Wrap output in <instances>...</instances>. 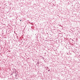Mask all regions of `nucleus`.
Here are the masks:
<instances>
[{"label":"nucleus","mask_w":80,"mask_h":80,"mask_svg":"<svg viewBox=\"0 0 80 80\" xmlns=\"http://www.w3.org/2000/svg\"><path fill=\"white\" fill-rule=\"evenodd\" d=\"M48 72H50V70H48Z\"/></svg>","instance_id":"1"},{"label":"nucleus","mask_w":80,"mask_h":80,"mask_svg":"<svg viewBox=\"0 0 80 80\" xmlns=\"http://www.w3.org/2000/svg\"><path fill=\"white\" fill-rule=\"evenodd\" d=\"M20 22H21V21H22V20H20Z\"/></svg>","instance_id":"2"},{"label":"nucleus","mask_w":80,"mask_h":80,"mask_svg":"<svg viewBox=\"0 0 80 80\" xmlns=\"http://www.w3.org/2000/svg\"><path fill=\"white\" fill-rule=\"evenodd\" d=\"M47 68H48V67H47Z\"/></svg>","instance_id":"3"}]
</instances>
